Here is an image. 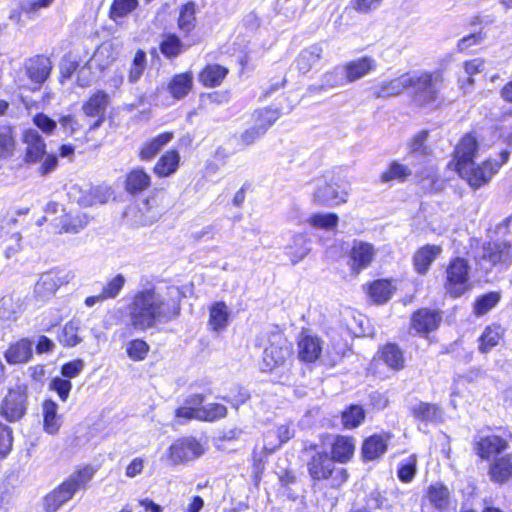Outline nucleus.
I'll return each mask as SVG.
<instances>
[{
  "label": "nucleus",
  "mask_w": 512,
  "mask_h": 512,
  "mask_svg": "<svg viewBox=\"0 0 512 512\" xmlns=\"http://www.w3.org/2000/svg\"><path fill=\"white\" fill-rule=\"evenodd\" d=\"M180 312L179 291L176 288L146 287L132 296L127 306V324L135 331L145 332L170 323Z\"/></svg>",
  "instance_id": "obj_1"
},
{
  "label": "nucleus",
  "mask_w": 512,
  "mask_h": 512,
  "mask_svg": "<svg viewBox=\"0 0 512 512\" xmlns=\"http://www.w3.org/2000/svg\"><path fill=\"white\" fill-rule=\"evenodd\" d=\"M478 151V142L472 134H466L455 150L456 169L468 183L478 188L490 181L501 166L507 162L510 153L507 150L499 154V160L488 159L481 165L474 166V157Z\"/></svg>",
  "instance_id": "obj_2"
},
{
  "label": "nucleus",
  "mask_w": 512,
  "mask_h": 512,
  "mask_svg": "<svg viewBox=\"0 0 512 512\" xmlns=\"http://www.w3.org/2000/svg\"><path fill=\"white\" fill-rule=\"evenodd\" d=\"M95 473L96 469L91 465H85L71 473L65 481L45 497L46 511L56 512L78 491L85 489Z\"/></svg>",
  "instance_id": "obj_3"
},
{
  "label": "nucleus",
  "mask_w": 512,
  "mask_h": 512,
  "mask_svg": "<svg viewBox=\"0 0 512 512\" xmlns=\"http://www.w3.org/2000/svg\"><path fill=\"white\" fill-rule=\"evenodd\" d=\"M350 189V183L345 176L327 172L316 181L313 201L327 207L346 203Z\"/></svg>",
  "instance_id": "obj_4"
},
{
  "label": "nucleus",
  "mask_w": 512,
  "mask_h": 512,
  "mask_svg": "<svg viewBox=\"0 0 512 512\" xmlns=\"http://www.w3.org/2000/svg\"><path fill=\"white\" fill-rule=\"evenodd\" d=\"M335 460L326 451H315L307 462V470L314 481L331 480V486L341 487L348 480L345 468H337Z\"/></svg>",
  "instance_id": "obj_5"
},
{
  "label": "nucleus",
  "mask_w": 512,
  "mask_h": 512,
  "mask_svg": "<svg viewBox=\"0 0 512 512\" xmlns=\"http://www.w3.org/2000/svg\"><path fill=\"white\" fill-rule=\"evenodd\" d=\"M411 86L413 88V100L416 104L423 106L436 101L442 87V75L427 72L410 73Z\"/></svg>",
  "instance_id": "obj_6"
},
{
  "label": "nucleus",
  "mask_w": 512,
  "mask_h": 512,
  "mask_svg": "<svg viewBox=\"0 0 512 512\" xmlns=\"http://www.w3.org/2000/svg\"><path fill=\"white\" fill-rule=\"evenodd\" d=\"M470 266L464 258L453 259L446 269L445 290L452 297H460L470 289Z\"/></svg>",
  "instance_id": "obj_7"
},
{
  "label": "nucleus",
  "mask_w": 512,
  "mask_h": 512,
  "mask_svg": "<svg viewBox=\"0 0 512 512\" xmlns=\"http://www.w3.org/2000/svg\"><path fill=\"white\" fill-rule=\"evenodd\" d=\"M291 357V345L284 338L277 337L264 349L260 369L263 372H272L277 368L285 367Z\"/></svg>",
  "instance_id": "obj_8"
},
{
  "label": "nucleus",
  "mask_w": 512,
  "mask_h": 512,
  "mask_svg": "<svg viewBox=\"0 0 512 512\" xmlns=\"http://www.w3.org/2000/svg\"><path fill=\"white\" fill-rule=\"evenodd\" d=\"M74 276L72 271L64 269H53L43 273L35 284V297L41 301L49 299L61 286L73 280Z\"/></svg>",
  "instance_id": "obj_9"
},
{
  "label": "nucleus",
  "mask_w": 512,
  "mask_h": 512,
  "mask_svg": "<svg viewBox=\"0 0 512 512\" xmlns=\"http://www.w3.org/2000/svg\"><path fill=\"white\" fill-rule=\"evenodd\" d=\"M204 453V448L194 437L177 439L166 451L162 458L172 465H179L192 461Z\"/></svg>",
  "instance_id": "obj_10"
},
{
  "label": "nucleus",
  "mask_w": 512,
  "mask_h": 512,
  "mask_svg": "<svg viewBox=\"0 0 512 512\" xmlns=\"http://www.w3.org/2000/svg\"><path fill=\"white\" fill-rule=\"evenodd\" d=\"M27 411V388L17 385L9 389L0 404V415L9 422H16L23 418Z\"/></svg>",
  "instance_id": "obj_11"
},
{
  "label": "nucleus",
  "mask_w": 512,
  "mask_h": 512,
  "mask_svg": "<svg viewBox=\"0 0 512 512\" xmlns=\"http://www.w3.org/2000/svg\"><path fill=\"white\" fill-rule=\"evenodd\" d=\"M128 214L131 215L133 224L149 226L160 219L163 210L158 206L156 198L151 197L130 208Z\"/></svg>",
  "instance_id": "obj_12"
},
{
  "label": "nucleus",
  "mask_w": 512,
  "mask_h": 512,
  "mask_svg": "<svg viewBox=\"0 0 512 512\" xmlns=\"http://www.w3.org/2000/svg\"><path fill=\"white\" fill-rule=\"evenodd\" d=\"M442 321V315L437 310L422 308L411 316V327L421 336H427L435 331Z\"/></svg>",
  "instance_id": "obj_13"
},
{
  "label": "nucleus",
  "mask_w": 512,
  "mask_h": 512,
  "mask_svg": "<svg viewBox=\"0 0 512 512\" xmlns=\"http://www.w3.org/2000/svg\"><path fill=\"white\" fill-rule=\"evenodd\" d=\"M52 61L50 58L37 55L27 60L25 64L26 75L36 86L33 91L38 90L40 86L48 79L52 70Z\"/></svg>",
  "instance_id": "obj_14"
},
{
  "label": "nucleus",
  "mask_w": 512,
  "mask_h": 512,
  "mask_svg": "<svg viewBox=\"0 0 512 512\" xmlns=\"http://www.w3.org/2000/svg\"><path fill=\"white\" fill-rule=\"evenodd\" d=\"M22 140L26 145L24 156L25 163H36L43 159L46 155V144L38 131L34 129L25 130Z\"/></svg>",
  "instance_id": "obj_15"
},
{
  "label": "nucleus",
  "mask_w": 512,
  "mask_h": 512,
  "mask_svg": "<svg viewBox=\"0 0 512 512\" xmlns=\"http://www.w3.org/2000/svg\"><path fill=\"white\" fill-rule=\"evenodd\" d=\"M323 350V341L317 336L303 331L298 338V356L304 362H315Z\"/></svg>",
  "instance_id": "obj_16"
},
{
  "label": "nucleus",
  "mask_w": 512,
  "mask_h": 512,
  "mask_svg": "<svg viewBox=\"0 0 512 512\" xmlns=\"http://www.w3.org/2000/svg\"><path fill=\"white\" fill-rule=\"evenodd\" d=\"M508 448V442L498 435H488L475 440L474 451L483 460L500 454Z\"/></svg>",
  "instance_id": "obj_17"
},
{
  "label": "nucleus",
  "mask_w": 512,
  "mask_h": 512,
  "mask_svg": "<svg viewBox=\"0 0 512 512\" xmlns=\"http://www.w3.org/2000/svg\"><path fill=\"white\" fill-rule=\"evenodd\" d=\"M109 97L104 91H97L82 106L84 114L88 117H96V121L90 125V129H97L103 122Z\"/></svg>",
  "instance_id": "obj_18"
},
{
  "label": "nucleus",
  "mask_w": 512,
  "mask_h": 512,
  "mask_svg": "<svg viewBox=\"0 0 512 512\" xmlns=\"http://www.w3.org/2000/svg\"><path fill=\"white\" fill-rule=\"evenodd\" d=\"M377 67V62L370 56H363L352 61L347 62L343 70L347 82H355L374 71Z\"/></svg>",
  "instance_id": "obj_19"
},
{
  "label": "nucleus",
  "mask_w": 512,
  "mask_h": 512,
  "mask_svg": "<svg viewBox=\"0 0 512 512\" xmlns=\"http://www.w3.org/2000/svg\"><path fill=\"white\" fill-rule=\"evenodd\" d=\"M482 259L491 265L510 264L512 262V246L506 242L488 243L483 246Z\"/></svg>",
  "instance_id": "obj_20"
},
{
  "label": "nucleus",
  "mask_w": 512,
  "mask_h": 512,
  "mask_svg": "<svg viewBox=\"0 0 512 512\" xmlns=\"http://www.w3.org/2000/svg\"><path fill=\"white\" fill-rule=\"evenodd\" d=\"M442 253V247L439 245H424L420 247L413 255V266L420 275H425L431 264Z\"/></svg>",
  "instance_id": "obj_21"
},
{
  "label": "nucleus",
  "mask_w": 512,
  "mask_h": 512,
  "mask_svg": "<svg viewBox=\"0 0 512 512\" xmlns=\"http://www.w3.org/2000/svg\"><path fill=\"white\" fill-rule=\"evenodd\" d=\"M224 415V406L220 404L211 405V410H193L191 407L183 406L175 410V417L178 419L192 420H203V421H214L217 418H221Z\"/></svg>",
  "instance_id": "obj_22"
},
{
  "label": "nucleus",
  "mask_w": 512,
  "mask_h": 512,
  "mask_svg": "<svg viewBox=\"0 0 512 512\" xmlns=\"http://www.w3.org/2000/svg\"><path fill=\"white\" fill-rule=\"evenodd\" d=\"M33 355V342L28 338H22L11 344L6 350L4 357L11 364L27 363Z\"/></svg>",
  "instance_id": "obj_23"
},
{
  "label": "nucleus",
  "mask_w": 512,
  "mask_h": 512,
  "mask_svg": "<svg viewBox=\"0 0 512 512\" xmlns=\"http://www.w3.org/2000/svg\"><path fill=\"white\" fill-rule=\"evenodd\" d=\"M488 476L494 483H506L512 477V453L495 458L489 465Z\"/></svg>",
  "instance_id": "obj_24"
},
{
  "label": "nucleus",
  "mask_w": 512,
  "mask_h": 512,
  "mask_svg": "<svg viewBox=\"0 0 512 512\" xmlns=\"http://www.w3.org/2000/svg\"><path fill=\"white\" fill-rule=\"evenodd\" d=\"M411 81L410 73L402 74L398 78L382 82L375 88L373 95L376 98L398 96L403 93V91L410 88Z\"/></svg>",
  "instance_id": "obj_25"
},
{
  "label": "nucleus",
  "mask_w": 512,
  "mask_h": 512,
  "mask_svg": "<svg viewBox=\"0 0 512 512\" xmlns=\"http://www.w3.org/2000/svg\"><path fill=\"white\" fill-rule=\"evenodd\" d=\"M390 436L388 434H374L363 442L362 456L366 461H372L382 456L388 447Z\"/></svg>",
  "instance_id": "obj_26"
},
{
  "label": "nucleus",
  "mask_w": 512,
  "mask_h": 512,
  "mask_svg": "<svg viewBox=\"0 0 512 512\" xmlns=\"http://www.w3.org/2000/svg\"><path fill=\"white\" fill-rule=\"evenodd\" d=\"M355 451V439L351 436L338 435L331 444V457L338 463H347Z\"/></svg>",
  "instance_id": "obj_27"
},
{
  "label": "nucleus",
  "mask_w": 512,
  "mask_h": 512,
  "mask_svg": "<svg viewBox=\"0 0 512 512\" xmlns=\"http://www.w3.org/2000/svg\"><path fill=\"white\" fill-rule=\"evenodd\" d=\"M43 428L50 435L58 433L62 426V415L58 413V404L47 399L42 403Z\"/></svg>",
  "instance_id": "obj_28"
},
{
  "label": "nucleus",
  "mask_w": 512,
  "mask_h": 512,
  "mask_svg": "<svg viewBox=\"0 0 512 512\" xmlns=\"http://www.w3.org/2000/svg\"><path fill=\"white\" fill-rule=\"evenodd\" d=\"M310 250L309 239L301 233L294 234L290 243L285 247V253L293 265L302 261L310 253Z\"/></svg>",
  "instance_id": "obj_29"
},
{
  "label": "nucleus",
  "mask_w": 512,
  "mask_h": 512,
  "mask_svg": "<svg viewBox=\"0 0 512 512\" xmlns=\"http://www.w3.org/2000/svg\"><path fill=\"white\" fill-rule=\"evenodd\" d=\"M374 255V248L371 244L355 242L350 252L352 268L357 271L367 268L373 260Z\"/></svg>",
  "instance_id": "obj_30"
},
{
  "label": "nucleus",
  "mask_w": 512,
  "mask_h": 512,
  "mask_svg": "<svg viewBox=\"0 0 512 512\" xmlns=\"http://www.w3.org/2000/svg\"><path fill=\"white\" fill-rule=\"evenodd\" d=\"M322 53V47L317 44L311 45L310 47L302 50L296 58V65L298 70L303 74L308 73L314 66L318 64Z\"/></svg>",
  "instance_id": "obj_31"
},
{
  "label": "nucleus",
  "mask_w": 512,
  "mask_h": 512,
  "mask_svg": "<svg viewBox=\"0 0 512 512\" xmlns=\"http://www.w3.org/2000/svg\"><path fill=\"white\" fill-rule=\"evenodd\" d=\"M173 138V133L171 132H164L162 134H159L155 138L147 141L143 144L139 157L141 160L149 161L152 158H154L158 152L166 145L168 144Z\"/></svg>",
  "instance_id": "obj_32"
},
{
  "label": "nucleus",
  "mask_w": 512,
  "mask_h": 512,
  "mask_svg": "<svg viewBox=\"0 0 512 512\" xmlns=\"http://www.w3.org/2000/svg\"><path fill=\"white\" fill-rule=\"evenodd\" d=\"M180 162L179 153L176 150L167 151L154 166V173L159 177H167L176 172Z\"/></svg>",
  "instance_id": "obj_33"
},
{
  "label": "nucleus",
  "mask_w": 512,
  "mask_h": 512,
  "mask_svg": "<svg viewBox=\"0 0 512 512\" xmlns=\"http://www.w3.org/2000/svg\"><path fill=\"white\" fill-rule=\"evenodd\" d=\"M380 358L394 371L402 370L405 367L404 354L396 344H386L381 350Z\"/></svg>",
  "instance_id": "obj_34"
},
{
  "label": "nucleus",
  "mask_w": 512,
  "mask_h": 512,
  "mask_svg": "<svg viewBox=\"0 0 512 512\" xmlns=\"http://www.w3.org/2000/svg\"><path fill=\"white\" fill-rule=\"evenodd\" d=\"M115 58L112 44L103 43L96 49L88 65L90 67L96 66L100 70H104L114 62Z\"/></svg>",
  "instance_id": "obj_35"
},
{
  "label": "nucleus",
  "mask_w": 512,
  "mask_h": 512,
  "mask_svg": "<svg viewBox=\"0 0 512 512\" xmlns=\"http://www.w3.org/2000/svg\"><path fill=\"white\" fill-rule=\"evenodd\" d=\"M80 323L76 320L67 322L58 333L59 342L65 347H74L82 342V337L78 334Z\"/></svg>",
  "instance_id": "obj_36"
},
{
  "label": "nucleus",
  "mask_w": 512,
  "mask_h": 512,
  "mask_svg": "<svg viewBox=\"0 0 512 512\" xmlns=\"http://www.w3.org/2000/svg\"><path fill=\"white\" fill-rule=\"evenodd\" d=\"M151 178L142 168L132 170L126 179V190L129 193H138L150 186Z\"/></svg>",
  "instance_id": "obj_37"
},
{
  "label": "nucleus",
  "mask_w": 512,
  "mask_h": 512,
  "mask_svg": "<svg viewBox=\"0 0 512 512\" xmlns=\"http://www.w3.org/2000/svg\"><path fill=\"white\" fill-rule=\"evenodd\" d=\"M281 111L277 108L265 107L255 110L252 114L254 124L264 129V133L279 119Z\"/></svg>",
  "instance_id": "obj_38"
},
{
  "label": "nucleus",
  "mask_w": 512,
  "mask_h": 512,
  "mask_svg": "<svg viewBox=\"0 0 512 512\" xmlns=\"http://www.w3.org/2000/svg\"><path fill=\"white\" fill-rule=\"evenodd\" d=\"M412 175L411 169L398 161L390 163L388 168L381 174L380 179L383 183L390 181L404 182Z\"/></svg>",
  "instance_id": "obj_39"
},
{
  "label": "nucleus",
  "mask_w": 512,
  "mask_h": 512,
  "mask_svg": "<svg viewBox=\"0 0 512 512\" xmlns=\"http://www.w3.org/2000/svg\"><path fill=\"white\" fill-rule=\"evenodd\" d=\"M450 493L447 487L442 484L431 485L427 490V499L439 512L449 504Z\"/></svg>",
  "instance_id": "obj_40"
},
{
  "label": "nucleus",
  "mask_w": 512,
  "mask_h": 512,
  "mask_svg": "<svg viewBox=\"0 0 512 512\" xmlns=\"http://www.w3.org/2000/svg\"><path fill=\"white\" fill-rule=\"evenodd\" d=\"M413 415L422 421L440 422L443 418V411L436 404L422 402L413 409Z\"/></svg>",
  "instance_id": "obj_41"
},
{
  "label": "nucleus",
  "mask_w": 512,
  "mask_h": 512,
  "mask_svg": "<svg viewBox=\"0 0 512 512\" xmlns=\"http://www.w3.org/2000/svg\"><path fill=\"white\" fill-rule=\"evenodd\" d=\"M192 74L182 73L174 76L169 84V91L174 98L181 99L185 97L192 88Z\"/></svg>",
  "instance_id": "obj_42"
},
{
  "label": "nucleus",
  "mask_w": 512,
  "mask_h": 512,
  "mask_svg": "<svg viewBox=\"0 0 512 512\" xmlns=\"http://www.w3.org/2000/svg\"><path fill=\"white\" fill-rule=\"evenodd\" d=\"M339 222V217L335 213H314L308 219L307 223L316 229L334 231Z\"/></svg>",
  "instance_id": "obj_43"
},
{
  "label": "nucleus",
  "mask_w": 512,
  "mask_h": 512,
  "mask_svg": "<svg viewBox=\"0 0 512 512\" xmlns=\"http://www.w3.org/2000/svg\"><path fill=\"white\" fill-rule=\"evenodd\" d=\"M161 53L167 58H175L184 50V44L175 34L163 36L159 45Z\"/></svg>",
  "instance_id": "obj_44"
},
{
  "label": "nucleus",
  "mask_w": 512,
  "mask_h": 512,
  "mask_svg": "<svg viewBox=\"0 0 512 512\" xmlns=\"http://www.w3.org/2000/svg\"><path fill=\"white\" fill-rule=\"evenodd\" d=\"M502 337L503 330L500 326L487 327L480 337V351L487 353L499 344Z\"/></svg>",
  "instance_id": "obj_45"
},
{
  "label": "nucleus",
  "mask_w": 512,
  "mask_h": 512,
  "mask_svg": "<svg viewBox=\"0 0 512 512\" xmlns=\"http://www.w3.org/2000/svg\"><path fill=\"white\" fill-rule=\"evenodd\" d=\"M199 78L206 87L218 86L224 79V68L217 64L208 65L203 69Z\"/></svg>",
  "instance_id": "obj_46"
},
{
  "label": "nucleus",
  "mask_w": 512,
  "mask_h": 512,
  "mask_svg": "<svg viewBox=\"0 0 512 512\" xmlns=\"http://www.w3.org/2000/svg\"><path fill=\"white\" fill-rule=\"evenodd\" d=\"M342 424L346 429L358 427L365 419L364 409L359 405H351L342 412Z\"/></svg>",
  "instance_id": "obj_47"
},
{
  "label": "nucleus",
  "mask_w": 512,
  "mask_h": 512,
  "mask_svg": "<svg viewBox=\"0 0 512 512\" xmlns=\"http://www.w3.org/2000/svg\"><path fill=\"white\" fill-rule=\"evenodd\" d=\"M178 27L184 33L188 34L195 27V5L192 2L185 4L180 11Z\"/></svg>",
  "instance_id": "obj_48"
},
{
  "label": "nucleus",
  "mask_w": 512,
  "mask_h": 512,
  "mask_svg": "<svg viewBox=\"0 0 512 512\" xmlns=\"http://www.w3.org/2000/svg\"><path fill=\"white\" fill-rule=\"evenodd\" d=\"M342 72L339 68L326 72L322 77V84L319 86L312 85L309 87L310 92H319L324 89H331L343 85Z\"/></svg>",
  "instance_id": "obj_49"
},
{
  "label": "nucleus",
  "mask_w": 512,
  "mask_h": 512,
  "mask_svg": "<svg viewBox=\"0 0 512 512\" xmlns=\"http://www.w3.org/2000/svg\"><path fill=\"white\" fill-rule=\"evenodd\" d=\"M264 129L257 127L253 124L252 127L246 129L239 136H234L230 138V142H235L236 145L240 147H246L254 144L258 139H260L264 135Z\"/></svg>",
  "instance_id": "obj_50"
},
{
  "label": "nucleus",
  "mask_w": 512,
  "mask_h": 512,
  "mask_svg": "<svg viewBox=\"0 0 512 512\" xmlns=\"http://www.w3.org/2000/svg\"><path fill=\"white\" fill-rule=\"evenodd\" d=\"M370 297L376 303L386 302L392 294L391 284L386 280H378L371 284L369 289Z\"/></svg>",
  "instance_id": "obj_51"
},
{
  "label": "nucleus",
  "mask_w": 512,
  "mask_h": 512,
  "mask_svg": "<svg viewBox=\"0 0 512 512\" xmlns=\"http://www.w3.org/2000/svg\"><path fill=\"white\" fill-rule=\"evenodd\" d=\"M500 300V295L496 292H491L479 297L474 304V313L477 316H482L493 309Z\"/></svg>",
  "instance_id": "obj_52"
},
{
  "label": "nucleus",
  "mask_w": 512,
  "mask_h": 512,
  "mask_svg": "<svg viewBox=\"0 0 512 512\" xmlns=\"http://www.w3.org/2000/svg\"><path fill=\"white\" fill-rule=\"evenodd\" d=\"M15 150V139L10 127L0 130V158L11 157Z\"/></svg>",
  "instance_id": "obj_53"
},
{
  "label": "nucleus",
  "mask_w": 512,
  "mask_h": 512,
  "mask_svg": "<svg viewBox=\"0 0 512 512\" xmlns=\"http://www.w3.org/2000/svg\"><path fill=\"white\" fill-rule=\"evenodd\" d=\"M416 471L417 458L415 455H411L406 460L400 463L397 475L402 482L409 483L415 477Z\"/></svg>",
  "instance_id": "obj_54"
},
{
  "label": "nucleus",
  "mask_w": 512,
  "mask_h": 512,
  "mask_svg": "<svg viewBox=\"0 0 512 512\" xmlns=\"http://www.w3.org/2000/svg\"><path fill=\"white\" fill-rule=\"evenodd\" d=\"M209 328L220 333L224 329V303L217 302L210 308Z\"/></svg>",
  "instance_id": "obj_55"
},
{
  "label": "nucleus",
  "mask_w": 512,
  "mask_h": 512,
  "mask_svg": "<svg viewBox=\"0 0 512 512\" xmlns=\"http://www.w3.org/2000/svg\"><path fill=\"white\" fill-rule=\"evenodd\" d=\"M137 6L138 0H113L110 17L112 19L124 17L135 10Z\"/></svg>",
  "instance_id": "obj_56"
},
{
  "label": "nucleus",
  "mask_w": 512,
  "mask_h": 512,
  "mask_svg": "<svg viewBox=\"0 0 512 512\" xmlns=\"http://www.w3.org/2000/svg\"><path fill=\"white\" fill-rule=\"evenodd\" d=\"M146 67V53L143 50H138L133 58L131 68L129 70L128 80L130 83L137 82Z\"/></svg>",
  "instance_id": "obj_57"
},
{
  "label": "nucleus",
  "mask_w": 512,
  "mask_h": 512,
  "mask_svg": "<svg viewBox=\"0 0 512 512\" xmlns=\"http://www.w3.org/2000/svg\"><path fill=\"white\" fill-rule=\"evenodd\" d=\"M125 277L117 274L102 289L101 294L105 300L116 298L125 285Z\"/></svg>",
  "instance_id": "obj_58"
},
{
  "label": "nucleus",
  "mask_w": 512,
  "mask_h": 512,
  "mask_svg": "<svg viewBox=\"0 0 512 512\" xmlns=\"http://www.w3.org/2000/svg\"><path fill=\"white\" fill-rule=\"evenodd\" d=\"M149 351L148 344L141 339H135L128 343L127 354L134 361L143 360Z\"/></svg>",
  "instance_id": "obj_59"
},
{
  "label": "nucleus",
  "mask_w": 512,
  "mask_h": 512,
  "mask_svg": "<svg viewBox=\"0 0 512 512\" xmlns=\"http://www.w3.org/2000/svg\"><path fill=\"white\" fill-rule=\"evenodd\" d=\"M12 429L0 422V457H6L12 450Z\"/></svg>",
  "instance_id": "obj_60"
},
{
  "label": "nucleus",
  "mask_w": 512,
  "mask_h": 512,
  "mask_svg": "<svg viewBox=\"0 0 512 512\" xmlns=\"http://www.w3.org/2000/svg\"><path fill=\"white\" fill-rule=\"evenodd\" d=\"M49 388L58 394L61 401L65 402L72 389V383L68 379L56 377L50 382Z\"/></svg>",
  "instance_id": "obj_61"
},
{
  "label": "nucleus",
  "mask_w": 512,
  "mask_h": 512,
  "mask_svg": "<svg viewBox=\"0 0 512 512\" xmlns=\"http://www.w3.org/2000/svg\"><path fill=\"white\" fill-rule=\"evenodd\" d=\"M55 0H27L23 2L20 9L23 13L37 14L41 9L50 7Z\"/></svg>",
  "instance_id": "obj_62"
},
{
  "label": "nucleus",
  "mask_w": 512,
  "mask_h": 512,
  "mask_svg": "<svg viewBox=\"0 0 512 512\" xmlns=\"http://www.w3.org/2000/svg\"><path fill=\"white\" fill-rule=\"evenodd\" d=\"M33 123L45 134H51L57 127L56 121L44 113L36 114Z\"/></svg>",
  "instance_id": "obj_63"
},
{
  "label": "nucleus",
  "mask_w": 512,
  "mask_h": 512,
  "mask_svg": "<svg viewBox=\"0 0 512 512\" xmlns=\"http://www.w3.org/2000/svg\"><path fill=\"white\" fill-rule=\"evenodd\" d=\"M84 369V361L76 359L62 366L61 373L63 377L71 379L77 377Z\"/></svg>",
  "instance_id": "obj_64"
}]
</instances>
